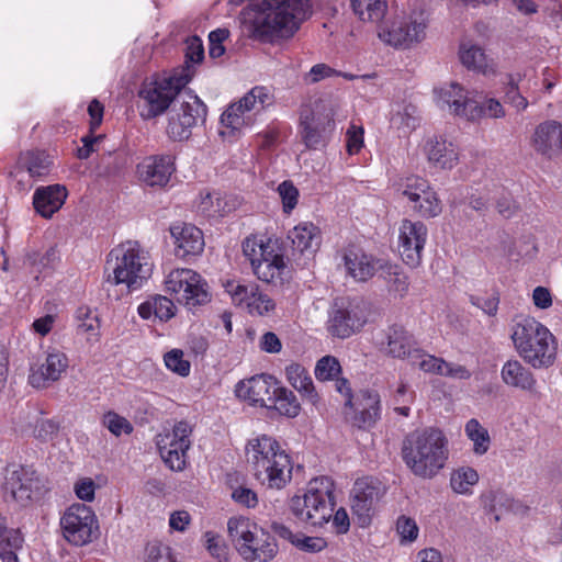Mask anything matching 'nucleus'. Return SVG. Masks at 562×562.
Wrapping results in <instances>:
<instances>
[{
	"instance_id": "a878e982",
	"label": "nucleus",
	"mask_w": 562,
	"mask_h": 562,
	"mask_svg": "<svg viewBox=\"0 0 562 562\" xmlns=\"http://www.w3.org/2000/svg\"><path fill=\"white\" fill-rule=\"evenodd\" d=\"M382 349L393 358H407L411 363H415V359L420 357V349L417 347L413 335L401 326H393L387 329Z\"/></svg>"
},
{
	"instance_id": "f704fd0d",
	"label": "nucleus",
	"mask_w": 562,
	"mask_h": 562,
	"mask_svg": "<svg viewBox=\"0 0 562 562\" xmlns=\"http://www.w3.org/2000/svg\"><path fill=\"white\" fill-rule=\"evenodd\" d=\"M67 189L60 184L37 188L33 194L35 211L43 217H52L65 203Z\"/></svg>"
},
{
	"instance_id": "423d86ee",
	"label": "nucleus",
	"mask_w": 562,
	"mask_h": 562,
	"mask_svg": "<svg viewBox=\"0 0 562 562\" xmlns=\"http://www.w3.org/2000/svg\"><path fill=\"white\" fill-rule=\"evenodd\" d=\"M335 506L334 482L327 476L310 481L302 495L292 497L290 508L293 516L310 526H323L333 516Z\"/></svg>"
},
{
	"instance_id": "72a5a7b5",
	"label": "nucleus",
	"mask_w": 562,
	"mask_h": 562,
	"mask_svg": "<svg viewBox=\"0 0 562 562\" xmlns=\"http://www.w3.org/2000/svg\"><path fill=\"white\" fill-rule=\"evenodd\" d=\"M501 379L506 386L525 392L535 391L537 384L531 370L516 358L504 362L501 369Z\"/></svg>"
},
{
	"instance_id": "2eb2a0df",
	"label": "nucleus",
	"mask_w": 562,
	"mask_h": 562,
	"mask_svg": "<svg viewBox=\"0 0 562 562\" xmlns=\"http://www.w3.org/2000/svg\"><path fill=\"white\" fill-rule=\"evenodd\" d=\"M60 525L65 539L79 547L90 543L99 529L93 510L83 504L68 507L60 519Z\"/></svg>"
},
{
	"instance_id": "052dcab7",
	"label": "nucleus",
	"mask_w": 562,
	"mask_h": 562,
	"mask_svg": "<svg viewBox=\"0 0 562 562\" xmlns=\"http://www.w3.org/2000/svg\"><path fill=\"white\" fill-rule=\"evenodd\" d=\"M278 193L282 201L284 213H291L297 204L299 190L291 181H283L278 187Z\"/></svg>"
},
{
	"instance_id": "4be33fe9",
	"label": "nucleus",
	"mask_w": 562,
	"mask_h": 562,
	"mask_svg": "<svg viewBox=\"0 0 562 562\" xmlns=\"http://www.w3.org/2000/svg\"><path fill=\"white\" fill-rule=\"evenodd\" d=\"M434 95L438 108L469 121L474 99L463 86L451 81L435 88Z\"/></svg>"
},
{
	"instance_id": "774afa93",
	"label": "nucleus",
	"mask_w": 562,
	"mask_h": 562,
	"mask_svg": "<svg viewBox=\"0 0 562 562\" xmlns=\"http://www.w3.org/2000/svg\"><path fill=\"white\" fill-rule=\"evenodd\" d=\"M145 562H172L170 549L158 542L149 543L146 547Z\"/></svg>"
},
{
	"instance_id": "9b49d317",
	"label": "nucleus",
	"mask_w": 562,
	"mask_h": 562,
	"mask_svg": "<svg viewBox=\"0 0 562 562\" xmlns=\"http://www.w3.org/2000/svg\"><path fill=\"white\" fill-rule=\"evenodd\" d=\"M206 113V105L196 94L180 91L169 117L168 136L173 140L188 139L192 128L205 121Z\"/></svg>"
},
{
	"instance_id": "680f3d73",
	"label": "nucleus",
	"mask_w": 562,
	"mask_h": 562,
	"mask_svg": "<svg viewBox=\"0 0 562 562\" xmlns=\"http://www.w3.org/2000/svg\"><path fill=\"white\" fill-rule=\"evenodd\" d=\"M364 145V130L362 126L351 124L346 132V149L348 155L360 153Z\"/></svg>"
},
{
	"instance_id": "f03ea898",
	"label": "nucleus",
	"mask_w": 562,
	"mask_h": 562,
	"mask_svg": "<svg viewBox=\"0 0 562 562\" xmlns=\"http://www.w3.org/2000/svg\"><path fill=\"white\" fill-rule=\"evenodd\" d=\"M513 347L522 361L533 369H548L558 358L559 344L553 333L532 316L520 315L509 326Z\"/></svg>"
},
{
	"instance_id": "b1692460",
	"label": "nucleus",
	"mask_w": 562,
	"mask_h": 562,
	"mask_svg": "<svg viewBox=\"0 0 562 562\" xmlns=\"http://www.w3.org/2000/svg\"><path fill=\"white\" fill-rule=\"evenodd\" d=\"M422 151L431 167L441 170L453 169L460 160L458 146L442 136L428 137Z\"/></svg>"
},
{
	"instance_id": "4d7b16f0",
	"label": "nucleus",
	"mask_w": 562,
	"mask_h": 562,
	"mask_svg": "<svg viewBox=\"0 0 562 562\" xmlns=\"http://www.w3.org/2000/svg\"><path fill=\"white\" fill-rule=\"evenodd\" d=\"M396 533L400 537L401 543H412L419 535V528L414 518L402 515L396 520Z\"/></svg>"
},
{
	"instance_id": "4c0bfd02",
	"label": "nucleus",
	"mask_w": 562,
	"mask_h": 562,
	"mask_svg": "<svg viewBox=\"0 0 562 562\" xmlns=\"http://www.w3.org/2000/svg\"><path fill=\"white\" fill-rule=\"evenodd\" d=\"M293 247L304 254L315 252L321 245V232L317 226L310 222H302L294 226L288 235Z\"/></svg>"
},
{
	"instance_id": "473e14b6",
	"label": "nucleus",
	"mask_w": 562,
	"mask_h": 562,
	"mask_svg": "<svg viewBox=\"0 0 562 562\" xmlns=\"http://www.w3.org/2000/svg\"><path fill=\"white\" fill-rule=\"evenodd\" d=\"M279 452L285 451L274 438L267 435L250 439L246 446V458L252 472L257 469L265 470L263 467L276 459Z\"/></svg>"
},
{
	"instance_id": "e2e57ef3",
	"label": "nucleus",
	"mask_w": 562,
	"mask_h": 562,
	"mask_svg": "<svg viewBox=\"0 0 562 562\" xmlns=\"http://www.w3.org/2000/svg\"><path fill=\"white\" fill-rule=\"evenodd\" d=\"M59 431V424L53 419H38L33 429V436L43 441L47 442L53 440Z\"/></svg>"
},
{
	"instance_id": "5fc2aeb1",
	"label": "nucleus",
	"mask_w": 562,
	"mask_h": 562,
	"mask_svg": "<svg viewBox=\"0 0 562 562\" xmlns=\"http://www.w3.org/2000/svg\"><path fill=\"white\" fill-rule=\"evenodd\" d=\"M102 425L114 436L130 435L133 431V425L128 419L115 412H108L102 417Z\"/></svg>"
},
{
	"instance_id": "37998d69",
	"label": "nucleus",
	"mask_w": 562,
	"mask_h": 562,
	"mask_svg": "<svg viewBox=\"0 0 562 562\" xmlns=\"http://www.w3.org/2000/svg\"><path fill=\"white\" fill-rule=\"evenodd\" d=\"M353 13L363 22H380L387 10L386 0H350Z\"/></svg>"
},
{
	"instance_id": "a19ab883",
	"label": "nucleus",
	"mask_w": 562,
	"mask_h": 562,
	"mask_svg": "<svg viewBox=\"0 0 562 562\" xmlns=\"http://www.w3.org/2000/svg\"><path fill=\"white\" fill-rule=\"evenodd\" d=\"M223 285L232 303L245 311L248 310V303L261 291L257 283L248 281L227 280Z\"/></svg>"
},
{
	"instance_id": "58836bf2",
	"label": "nucleus",
	"mask_w": 562,
	"mask_h": 562,
	"mask_svg": "<svg viewBox=\"0 0 562 562\" xmlns=\"http://www.w3.org/2000/svg\"><path fill=\"white\" fill-rule=\"evenodd\" d=\"M479 481L480 474L474 468L461 465L450 472L449 487L457 495L470 497Z\"/></svg>"
},
{
	"instance_id": "f257e3e1",
	"label": "nucleus",
	"mask_w": 562,
	"mask_h": 562,
	"mask_svg": "<svg viewBox=\"0 0 562 562\" xmlns=\"http://www.w3.org/2000/svg\"><path fill=\"white\" fill-rule=\"evenodd\" d=\"M310 8V0H261L241 10L240 22L250 38L274 44L293 37Z\"/></svg>"
},
{
	"instance_id": "a18cd8bd",
	"label": "nucleus",
	"mask_w": 562,
	"mask_h": 562,
	"mask_svg": "<svg viewBox=\"0 0 562 562\" xmlns=\"http://www.w3.org/2000/svg\"><path fill=\"white\" fill-rule=\"evenodd\" d=\"M268 408H273L280 415L293 418L300 414L301 405L292 391L278 384V392L273 394Z\"/></svg>"
},
{
	"instance_id": "864d4df0",
	"label": "nucleus",
	"mask_w": 562,
	"mask_h": 562,
	"mask_svg": "<svg viewBox=\"0 0 562 562\" xmlns=\"http://www.w3.org/2000/svg\"><path fill=\"white\" fill-rule=\"evenodd\" d=\"M385 276L384 279L387 281L390 290L401 297L404 296L409 286L408 278L406 274L400 271L397 266L384 265Z\"/></svg>"
},
{
	"instance_id": "338daca9",
	"label": "nucleus",
	"mask_w": 562,
	"mask_h": 562,
	"mask_svg": "<svg viewBox=\"0 0 562 562\" xmlns=\"http://www.w3.org/2000/svg\"><path fill=\"white\" fill-rule=\"evenodd\" d=\"M229 31L226 29H217L209 34V55L211 58H218L225 53L223 42L228 38Z\"/></svg>"
},
{
	"instance_id": "13d9d810",
	"label": "nucleus",
	"mask_w": 562,
	"mask_h": 562,
	"mask_svg": "<svg viewBox=\"0 0 562 562\" xmlns=\"http://www.w3.org/2000/svg\"><path fill=\"white\" fill-rule=\"evenodd\" d=\"M203 538L205 541V547L210 554L214 557L217 560V562H227L228 548L225 544L223 538L213 531H206Z\"/></svg>"
},
{
	"instance_id": "ea45409f",
	"label": "nucleus",
	"mask_w": 562,
	"mask_h": 562,
	"mask_svg": "<svg viewBox=\"0 0 562 562\" xmlns=\"http://www.w3.org/2000/svg\"><path fill=\"white\" fill-rule=\"evenodd\" d=\"M285 378L311 404L318 402V394L315 391L313 381L303 366L299 363L286 366Z\"/></svg>"
},
{
	"instance_id": "2f4dec72",
	"label": "nucleus",
	"mask_w": 562,
	"mask_h": 562,
	"mask_svg": "<svg viewBox=\"0 0 562 562\" xmlns=\"http://www.w3.org/2000/svg\"><path fill=\"white\" fill-rule=\"evenodd\" d=\"M279 452L285 451L274 438L267 435L250 439L246 446V458L252 472L257 469L265 470L263 467L276 459Z\"/></svg>"
},
{
	"instance_id": "bb28decb",
	"label": "nucleus",
	"mask_w": 562,
	"mask_h": 562,
	"mask_svg": "<svg viewBox=\"0 0 562 562\" xmlns=\"http://www.w3.org/2000/svg\"><path fill=\"white\" fill-rule=\"evenodd\" d=\"M175 168L170 156H149L137 165L138 179L149 187H164Z\"/></svg>"
},
{
	"instance_id": "6ab92c4d",
	"label": "nucleus",
	"mask_w": 562,
	"mask_h": 562,
	"mask_svg": "<svg viewBox=\"0 0 562 562\" xmlns=\"http://www.w3.org/2000/svg\"><path fill=\"white\" fill-rule=\"evenodd\" d=\"M428 228L420 221L403 220L398 226L397 248L403 261L416 268L423 260Z\"/></svg>"
},
{
	"instance_id": "7ed1b4c3",
	"label": "nucleus",
	"mask_w": 562,
	"mask_h": 562,
	"mask_svg": "<svg viewBox=\"0 0 562 562\" xmlns=\"http://www.w3.org/2000/svg\"><path fill=\"white\" fill-rule=\"evenodd\" d=\"M402 457L414 475L432 479L448 461V439L434 427L413 431L403 441Z\"/></svg>"
},
{
	"instance_id": "603ef678",
	"label": "nucleus",
	"mask_w": 562,
	"mask_h": 562,
	"mask_svg": "<svg viewBox=\"0 0 562 562\" xmlns=\"http://www.w3.org/2000/svg\"><path fill=\"white\" fill-rule=\"evenodd\" d=\"M23 164L31 177L40 178L48 173L52 161L44 153H29Z\"/></svg>"
},
{
	"instance_id": "aec40b11",
	"label": "nucleus",
	"mask_w": 562,
	"mask_h": 562,
	"mask_svg": "<svg viewBox=\"0 0 562 562\" xmlns=\"http://www.w3.org/2000/svg\"><path fill=\"white\" fill-rule=\"evenodd\" d=\"M67 368V356L59 350H52L44 358L31 364L29 383L35 389H46L58 381Z\"/></svg>"
},
{
	"instance_id": "cd10ccee",
	"label": "nucleus",
	"mask_w": 562,
	"mask_h": 562,
	"mask_svg": "<svg viewBox=\"0 0 562 562\" xmlns=\"http://www.w3.org/2000/svg\"><path fill=\"white\" fill-rule=\"evenodd\" d=\"M531 145L537 153L548 158L562 153V123L553 120L540 123L532 134Z\"/></svg>"
},
{
	"instance_id": "c03bdc74",
	"label": "nucleus",
	"mask_w": 562,
	"mask_h": 562,
	"mask_svg": "<svg viewBox=\"0 0 562 562\" xmlns=\"http://www.w3.org/2000/svg\"><path fill=\"white\" fill-rule=\"evenodd\" d=\"M271 527L276 535H278L282 539L290 541L292 544L300 549L311 552H317L321 551L324 547L323 539L314 537H304L301 535L293 533L290 530V528L283 524L273 522Z\"/></svg>"
},
{
	"instance_id": "79ce46f5",
	"label": "nucleus",
	"mask_w": 562,
	"mask_h": 562,
	"mask_svg": "<svg viewBox=\"0 0 562 562\" xmlns=\"http://www.w3.org/2000/svg\"><path fill=\"white\" fill-rule=\"evenodd\" d=\"M195 205L200 213L209 217L223 216L235 207V203L228 202L218 192L201 193Z\"/></svg>"
},
{
	"instance_id": "de8ad7c7",
	"label": "nucleus",
	"mask_w": 562,
	"mask_h": 562,
	"mask_svg": "<svg viewBox=\"0 0 562 562\" xmlns=\"http://www.w3.org/2000/svg\"><path fill=\"white\" fill-rule=\"evenodd\" d=\"M464 432L473 442V452L476 456H483L488 451L491 446L490 434L476 418H471L467 422Z\"/></svg>"
},
{
	"instance_id": "69168bd1",
	"label": "nucleus",
	"mask_w": 562,
	"mask_h": 562,
	"mask_svg": "<svg viewBox=\"0 0 562 562\" xmlns=\"http://www.w3.org/2000/svg\"><path fill=\"white\" fill-rule=\"evenodd\" d=\"M274 306L273 300L260 291L251 303H248L247 312L251 315H267L274 310Z\"/></svg>"
},
{
	"instance_id": "9d476101",
	"label": "nucleus",
	"mask_w": 562,
	"mask_h": 562,
	"mask_svg": "<svg viewBox=\"0 0 562 562\" xmlns=\"http://www.w3.org/2000/svg\"><path fill=\"white\" fill-rule=\"evenodd\" d=\"M165 291L188 310L211 301L210 288L205 279L189 268H176L165 277Z\"/></svg>"
},
{
	"instance_id": "0eeeda50",
	"label": "nucleus",
	"mask_w": 562,
	"mask_h": 562,
	"mask_svg": "<svg viewBox=\"0 0 562 562\" xmlns=\"http://www.w3.org/2000/svg\"><path fill=\"white\" fill-rule=\"evenodd\" d=\"M243 252L259 280L274 283L283 279L288 265L278 239L251 235L243 241Z\"/></svg>"
},
{
	"instance_id": "e433bc0d",
	"label": "nucleus",
	"mask_w": 562,
	"mask_h": 562,
	"mask_svg": "<svg viewBox=\"0 0 562 562\" xmlns=\"http://www.w3.org/2000/svg\"><path fill=\"white\" fill-rule=\"evenodd\" d=\"M459 58L461 64L470 70L481 72L485 76L496 72L494 61L488 59L484 49L475 44L462 43L459 48Z\"/></svg>"
},
{
	"instance_id": "393cba45",
	"label": "nucleus",
	"mask_w": 562,
	"mask_h": 562,
	"mask_svg": "<svg viewBox=\"0 0 562 562\" xmlns=\"http://www.w3.org/2000/svg\"><path fill=\"white\" fill-rule=\"evenodd\" d=\"M342 261L347 276L357 282L368 281L379 269H384L381 260L355 247L346 249Z\"/></svg>"
},
{
	"instance_id": "c756f323",
	"label": "nucleus",
	"mask_w": 562,
	"mask_h": 562,
	"mask_svg": "<svg viewBox=\"0 0 562 562\" xmlns=\"http://www.w3.org/2000/svg\"><path fill=\"white\" fill-rule=\"evenodd\" d=\"M265 470L254 471L255 477L270 488L281 490L292 479V464L290 457L285 452H279L276 459L270 460Z\"/></svg>"
},
{
	"instance_id": "f8f14e48",
	"label": "nucleus",
	"mask_w": 562,
	"mask_h": 562,
	"mask_svg": "<svg viewBox=\"0 0 562 562\" xmlns=\"http://www.w3.org/2000/svg\"><path fill=\"white\" fill-rule=\"evenodd\" d=\"M401 194L407 206L418 217L429 220L439 216L442 203L430 182L418 176L407 177L401 184Z\"/></svg>"
},
{
	"instance_id": "6e6552de",
	"label": "nucleus",
	"mask_w": 562,
	"mask_h": 562,
	"mask_svg": "<svg viewBox=\"0 0 562 562\" xmlns=\"http://www.w3.org/2000/svg\"><path fill=\"white\" fill-rule=\"evenodd\" d=\"M191 77L187 68L169 77L144 82L138 91L139 115L144 120H151L165 113Z\"/></svg>"
},
{
	"instance_id": "09e8293b",
	"label": "nucleus",
	"mask_w": 562,
	"mask_h": 562,
	"mask_svg": "<svg viewBox=\"0 0 562 562\" xmlns=\"http://www.w3.org/2000/svg\"><path fill=\"white\" fill-rule=\"evenodd\" d=\"M505 114L503 104L495 98H487L482 103L474 100L469 121H479L483 117L502 119Z\"/></svg>"
},
{
	"instance_id": "bf43d9fd",
	"label": "nucleus",
	"mask_w": 562,
	"mask_h": 562,
	"mask_svg": "<svg viewBox=\"0 0 562 562\" xmlns=\"http://www.w3.org/2000/svg\"><path fill=\"white\" fill-rule=\"evenodd\" d=\"M24 539L18 529H9L0 519V550H21Z\"/></svg>"
},
{
	"instance_id": "20e7f679",
	"label": "nucleus",
	"mask_w": 562,
	"mask_h": 562,
	"mask_svg": "<svg viewBox=\"0 0 562 562\" xmlns=\"http://www.w3.org/2000/svg\"><path fill=\"white\" fill-rule=\"evenodd\" d=\"M153 262L138 241L126 240L116 245L108 255V282L123 284L130 292L139 290L150 278Z\"/></svg>"
},
{
	"instance_id": "3c124183",
	"label": "nucleus",
	"mask_w": 562,
	"mask_h": 562,
	"mask_svg": "<svg viewBox=\"0 0 562 562\" xmlns=\"http://www.w3.org/2000/svg\"><path fill=\"white\" fill-rule=\"evenodd\" d=\"M341 373V366L334 356L322 357L315 366L314 374L318 381H331Z\"/></svg>"
},
{
	"instance_id": "ddd939ff",
	"label": "nucleus",
	"mask_w": 562,
	"mask_h": 562,
	"mask_svg": "<svg viewBox=\"0 0 562 562\" xmlns=\"http://www.w3.org/2000/svg\"><path fill=\"white\" fill-rule=\"evenodd\" d=\"M336 391L345 398L346 416L351 423L359 427H371L380 418L381 398L375 391H364L356 403H352V390L350 383L345 378L335 379Z\"/></svg>"
},
{
	"instance_id": "a211bd4d",
	"label": "nucleus",
	"mask_w": 562,
	"mask_h": 562,
	"mask_svg": "<svg viewBox=\"0 0 562 562\" xmlns=\"http://www.w3.org/2000/svg\"><path fill=\"white\" fill-rule=\"evenodd\" d=\"M427 25L420 16H398L390 24L381 25L379 38L397 48H408L422 42L426 36Z\"/></svg>"
},
{
	"instance_id": "49530a36",
	"label": "nucleus",
	"mask_w": 562,
	"mask_h": 562,
	"mask_svg": "<svg viewBox=\"0 0 562 562\" xmlns=\"http://www.w3.org/2000/svg\"><path fill=\"white\" fill-rule=\"evenodd\" d=\"M417 108L411 103L398 104L392 111L391 124L403 133H411L418 125Z\"/></svg>"
},
{
	"instance_id": "6e6d98bb",
	"label": "nucleus",
	"mask_w": 562,
	"mask_h": 562,
	"mask_svg": "<svg viewBox=\"0 0 562 562\" xmlns=\"http://www.w3.org/2000/svg\"><path fill=\"white\" fill-rule=\"evenodd\" d=\"M164 362L170 371L180 376H188L190 374L191 364L184 359L183 351L180 349H172L164 356Z\"/></svg>"
},
{
	"instance_id": "0e129e2a",
	"label": "nucleus",
	"mask_w": 562,
	"mask_h": 562,
	"mask_svg": "<svg viewBox=\"0 0 562 562\" xmlns=\"http://www.w3.org/2000/svg\"><path fill=\"white\" fill-rule=\"evenodd\" d=\"M155 317L160 321H168L175 316L176 306L171 299L164 295H156L151 299Z\"/></svg>"
},
{
	"instance_id": "8fccbe9b",
	"label": "nucleus",
	"mask_w": 562,
	"mask_h": 562,
	"mask_svg": "<svg viewBox=\"0 0 562 562\" xmlns=\"http://www.w3.org/2000/svg\"><path fill=\"white\" fill-rule=\"evenodd\" d=\"M78 329L90 335L89 339H98L99 337V319L98 316L88 306H80L76 312Z\"/></svg>"
},
{
	"instance_id": "1a4fd4ad",
	"label": "nucleus",
	"mask_w": 562,
	"mask_h": 562,
	"mask_svg": "<svg viewBox=\"0 0 562 562\" xmlns=\"http://www.w3.org/2000/svg\"><path fill=\"white\" fill-rule=\"evenodd\" d=\"M273 99L269 89L262 86L254 87L237 102L232 103L221 115L223 130L221 135L240 134L252 126L257 114L272 104Z\"/></svg>"
},
{
	"instance_id": "c85d7f7f",
	"label": "nucleus",
	"mask_w": 562,
	"mask_h": 562,
	"mask_svg": "<svg viewBox=\"0 0 562 562\" xmlns=\"http://www.w3.org/2000/svg\"><path fill=\"white\" fill-rule=\"evenodd\" d=\"M176 245V256L186 259L189 256L200 255L204 249L203 233L191 224L179 223L170 227Z\"/></svg>"
},
{
	"instance_id": "f3484780",
	"label": "nucleus",
	"mask_w": 562,
	"mask_h": 562,
	"mask_svg": "<svg viewBox=\"0 0 562 562\" xmlns=\"http://www.w3.org/2000/svg\"><path fill=\"white\" fill-rule=\"evenodd\" d=\"M4 490L14 502L26 506L41 499L48 488L45 480L34 470L21 467L8 473Z\"/></svg>"
},
{
	"instance_id": "39448f33",
	"label": "nucleus",
	"mask_w": 562,
	"mask_h": 562,
	"mask_svg": "<svg viewBox=\"0 0 562 562\" xmlns=\"http://www.w3.org/2000/svg\"><path fill=\"white\" fill-rule=\"evenodd\" d=\"M228 538L246 562H270L278 552L276 538L248 517L234 516L227 520Z\"/></svg>"
},
{
	"instance_id": "5701e85b",
	"label": "nucleus",
	"mask_w": 562,
	"mask_h": 562,
	"mask_svg": "<svg viewBox=\"0 0 562 562\" xmlns=\"http://www.w3.org/2000/svg\"><path fill=\"white\" fill-rule=\"evenodd\" d=\"M278 381L269 374L254 375L237 383L236 396L252 406L268 408L271 398L278 392Z\"/></svg>"
},
{
	"instance_id": "4468645a",
	"label": "nucleus",
	"mask_w": 562,
	"mask_h": 562,
	"mask_svg": "<svg viewBox=\"0 0 562 562\" xmlns=\"http://www.w3.org/2000/svg\"><path fill=\"white\" fill-rule=\"evenodd\" d=\"M369 306L362 300L335 304L327 321V330L333 337L346 339L359 333L367 324Z\"/></svg>"
},
{
	"instance_id": "c9c22d12",
	"label": "nucleus",
	"mask_w": 562,
	"mask_h": 562,
	"mask_svg": "<svg viewBox=\"0 0 562 562\" xmlns=\"http://www.w3.org/2000/svg\"><path fill=\"white\" fill-rule=\"evenodd\" d=\"M303 140L308 148L323 146L335 128V122L328 115H305L302 117Z\"/></svg>"
},
{
	"instance_id": "412c9836",
	"label": "nucleus",
	"mask_w": 562,
	"mask_h": 562,
	"mask_svg": "<svg viewBox=\"0 0 562 562\" xmlns=\"http://www.w3.org/2000/svg\"><path fill=\"white\" fill-rule=\"evenodd\" d=\"M381 496V488L372 479L363 477L355 482L350 495V507L361 527L369 525L374 506Z\"/></svg>"
},
{
	"instance_id": "7c9ffc66",
	"label": "nucleus",
	"mask_w": 562,
	"mask_h": 562,
	"mask_svg": "<svg viewBox=\"0 0 562 562\" xmlns=\"http://www.w3.org/2000/svg\"><path fill=\"white\" fill-rule=\"evenodd\" d=\"M279 452L285 451L274 438L267 435L250 439L246 446V458L252 472L257 469L265 470L263 467L276 459Z\"/></svg>"
},
{
	"instance_id": "dca6fc26",
	"label": "nucleus",
	"mask_w": 562,
	"mask_h": 562,
	"mask_svg": "<svg viewBox=\"0 0 562 562\" xmlns=\"http://www.w3.org/2000/svg\"><path fill=\"white\" fill-rule=\"evenodd\" d=\"M191 426L187 422L177 423L173 428L157 437V447L164 462L176 471L186 467L187 452L191 447Z\"/></svg>"
}]
</instances>
